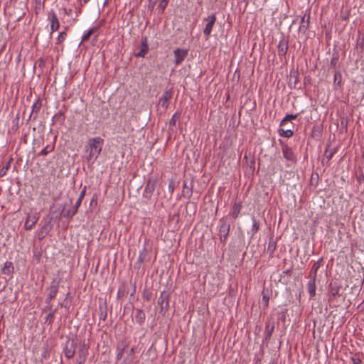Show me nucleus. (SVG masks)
<instances>
[{
    "label": "nucleus",
    "mask_w": 364,
    "mask_h": 364,
    "mask_svg": "<svg viewBox=\"0 0 364 364\" xmlns=\"http://www.w3.org/2000/svg\"><path fill=\"white\" fill-rule=\"evenodd\" d=\"M103 142V139L100 137L90 138L88 140L86 146V151L89 153L87 157L88 161L93 163L97 159L102 151Z\"/></svg>",
    "instance_id": "obj_1"
},
{
    "label": "nucleus",
    "mask_w": 364,
    "mask_h": 364,
    "mask_svg": "<svg viewBox=\"0 0 364 364\" xmlns=\"http://www.w3.org/2000/svg\"><path fill=\"white\" fill-rule=\"evenodd\" d=\"M204 21H206V24L203 29V34L205 37V39H208L216 21L215 15L210 14L208 16L207 18L204 19Z\"/></svg>",
    "instance_id": "obj_2"
},
{
    "label": "nucleus",
    "mask_w": 364,
    "mask_h": 364,
    "mask_svg": "<svg viewBox=\"0 0 364 364\" xmlns=\"http://www.w3.org/2000/svg\"><path fill=\"white\" fill-rule=\"evenodd\" d=\"M219 227L220 239L221 242H225L229 235L230 225L224 220H220Z\"/></svg>",
    "instance_id": "obj_3"
},
{
    "label": "nucleus",
    "mask_w": 364,
    "mask_h": 364,
    "mask_svg": "<svg viewBox=\"0 0 364 364\" xmlns=\"http://www.w3.org/2000/svg\"><path fill=\"white\" fill-rule=\"evenodd\" d=\"M59 282L53 279L49 288V293L46 299V303H50L57 295L58 291Z\"/></svg>",
    "instance_id": "obj_4"
},
{
    "label": "nucleus",
    "mask_w": 364,
    "mask_h": 364,
    "mask_svg": "<svg viewBox=\"0 0 364 364\" xmlns=\"http://www.w3.org/2000/svg\"><path fill=\"white\" fill-rule=\"evenodd\" d=\"M156 180L149 179L146 182L143 196L146 198H150L155 190Z\"/></svg>",
    "instance_id": "obj_5"
},
{
    "label": "nucleus",
    "mask_w": 364,
    "mask_h": 364,
    "mask_svg": "<svg viewBox=\"0 0 364 364\" xmlns=\"http://www.w3.org/2000/svg\"><path fill=\"white\" fill-rule=\"evenodd\" d=\"M283 156L289 161L294 163L296 161V156L291 148L285 145L282 146Z\"/></svg>",
    "instance_id": "obj_6"
},
{
    "label": "nucleus",
    "mask_w": 364,
    "mask_h": 364,
    "mask_svg": "<svg viewBox=\"0 0 364 364\" xmlns=\"http://www.w3.org/2000/svg\"><path fill=\"white\" fill-rule=\"evenodd\" d=\"M175 63L176 65L182 63L188 55V50L183 49L177 48L173 51Z\"/></svg>",
    "instance_id": "obj_7"
},
{
    "label": "nucleus",
    "mask_w": 364,
    "mask_h": 364,
    "mask_svg": "<svg viewBox=\"0 0 364 364\" xmlns=\"http://www.w3.org/2000/svg\"><path fill=\"white\" fill-rule=\"evenodd\" d=\"M38 219L39 217L37 213H35L33 215L28 216L24 224V228L26 230H31L32 228L36 224Z\"/></svg>",
    "instance_id": "obj_8"
},
{
    "label": "nucleus",
    "mask_w": 364,
    "mask_h": 364,
    "mask_svg": "<svg viewBox=\"0 0 364 364\" xmlns=\"http://www.w3.org/2000/svg\"><path fill=\"white\" fill-rule=\"evenodd\" d=\"M149 46L147 42V38L146 36L142 37L141 41V48L140 50L136 54V57L144 58L148 53Z\"/></svg>",
    "instance_id": "obj_9"
},
{
    "label": "nucleus",
    "mask_w": 364,
    "mask_h": 364,
    "mask_svg": "<svg viewBox=\"0 0 364 364\" xmlns=\"http://www.w3.org/2000/svg\"><path fill=\"white\" fill-rule=\"evenodd\" d=\"M172 94L171 92L169 90L165 91L162 96L159 99V105L163 107L164 109H166L168 105V101L171 98Z\"/></svg>",
    "instance_id": "obj_10"
},
{
    "label": "nucleus",
    "mask_w": 364,
    "mask_h": 364,
    "mask_svg": "<svg viewBox=\"0 0 364 364\" xmlns=\"http://www.w3.org/2000/svg\"><path fill=\"white\" fill-rule=\"evenodd\" d=\"M49 20L51 30L50 33H52L59 28L60 23L55 13H52V14L49 16Z\"/></svg>",
    "instance_id": "obj_11"
},
{
    "label": "nucleus",
    "mask_w": 364,
    "mask_h": 364,
    "mask_svg": "<svg viewBox=\"0 0 364 364\" xmlns=\"http://www.w3.org/2000/svg\"><path fill=\"white\" fill-rule=\"evenodd\" d=\"M86 190H87L86 186H84L79 195V197H78L77 201L75 202V204L74 206V210L71 213V216H73L77 212V210H78L79 207L80 206L81 203L85 196Z\"/></svg>",
    "instance_id": "obj_12"
},
{
    "label": "nucleus",
    "mask_w": 364,
    "mask_h": 364,
    "mask_svg": "<svg viewBox=\"0 0 364 364\" xmlns=\"http://www.w3.org/2000/svg\"><path fill=\"white\" fill-rule=\"evenodd\" d=\"M307 289L310 298H314L316 295V279L310 278L307 284Z\"/></svg>",
    "instance_id": "obj_13"
},
{
    "label": "nucleus",
    "mask_w": 364,
    "mask_h": 364,
    "mask_svg": "<svg viewBox=\"0 0 364 364\" xmlns=\"http://www.w3.org/2000/svg\"><path fill=\"white\" fill-rule=\"evenodd\" d=\"M65 355L70 359L73 357L75 353V344L72 342L70 345H67L64 349Z\"/></svg>",
    "instance_id": "obj_14"
},
{
    "label": "nucleus",
    "mask_w": 364,
    "mask_h": 364,
    "mask_svg": "<svg viewBox=\"0 0 364 364\" xmlns=\"http://www.w3.org/2000/svg\"><path fill=\"white\" fill-rule=\"evenodd\" d=\"M51 230V226L50 225V222H48L44 225H43L39 231L38 233V238L40 240L43 239L46 235L48 234V232Z\"/></svg>",
    "instance_id": "obj_15"
},
{
    "label": "nucleus",
    "mask_w": 364,
    "mask_h": 364,
    "mask_svg": "<svg viewBox=\"0 0 364 364\" xmlns=\"http://www.w3.org/2000/svg\"><path fill=\"white\" fill-rule=\"evenodd\" d=\"M14 272V265L11 262H6L2 269V273L4 274L11 276Z\"/></svg>",
    "instance_id": "obj_16"
},
{
    "label": "nucleus",
    "mask_w": 364,
    "mask_h": 364,
    "mask_svg": "<svg viewBox=\"0 0 364 364\" xmlns=\"http://www.w3.org/2000/svg\"><path fill=\"white\" fill-rule=\"evenodd\" d=\"M287 49H288L287 43L284 41H279V43L278 44V55H279V56H280V57L284 56L287 52Z\"/></svg>",
    "instance_id": "obj_17"
},
{
    "label": "nucleus",
    "mask_w": 364,
    "mask_h": 364,
    "mask_svg": "<svg viewBox=\"0 0 364 364\" xmlns=\"http://www.w3.org/2000/svg\"><path fill=\"white\" fill-rule=\"evenodd\" d=\"M87 353V348L86 347H82L78 354V360L77 362L79 364H83L86 360V356Z\"/></svg>",
    "instance_id": "obj_18"
},
{
    "label": "nucleus",
    "mask_w": 364,
    "mask_h": 364,
    "mask_svg": "<svg viewBox=\"0 0 364 364\" xmlns=\"http://www.w3.org/2000/svg\"><path fill=\"white\" fill-rule=\"evenodd\" d=\"M146 315L141 309H136L135 319L139 324H142L145 321Z\"/></svg>",
    "instance_id": "obj_19"
},
{
    "label": "nucleus",
    "mask_w": 364,
    "mask_h": 364,
    "mask_svg": "<svg viewBox=\"0 0 364 364\" xmlns=\"http://www.w3.org/2000/svg\"><path fill=\"white\" fill-rule=\"evenodd\" d=\"M321 259H320L317 262L314 263V265L312 266L311 270L310 272V275H309L310 278H314V279L316 278L317 271L321 266Z\"/></svg>",
    "instance_id": "obj_20"
},
{
    "label": "nucleus",
    "mask_w": 364,
    "mask_h": 364,
    "mask_svg": "<svg viewBox=\"0 0 364 364\" xmlns=\"http://www.w3.org/2000/svg\"><path fill=\"white\" fill-rule=\"evenodd\" d=\"M97 31H98L97 27H93V28H90L82 36V42L87 41L89 39V38L91 36V35L96 33Z\"/></svg>",
    "instance_id": "obj_21"
},
{
    "label": "nucleus",
    "mask_w": 364,
    "mask_h": 364,
    "mask_svg": "<svg viewBox=\"0 0 364 364\" xmlns=\"http://www.w3.org/2000/svg\"><path fill=\"white\" fill-rule=\"evenodd\" d=\"M241 210V205L240 203H235L232 207V211L231 213L233 218L236 219Z\"/></svg>",
    "instance_id": "obj_22"
},
{
    "label": "nucleus",
    "mask_w": 364,
    "mask_h": 364,
    "mask_svg": "<svg viewBox=\"0 0 364 364\" xmlns=\"http://www.w3.org/2000/svg\"><path fill=\"white\" fill-rule=\"evenodd\" d=\"M298 117V114H287L280 122V126H283L289 120L296 119Z\"/></svg>",
    "instance_id": "obj_23"
},
{
    "label": "nucleus",
    "mask_w": 364,
    "mask_h": 364,
    "mask_svg": "<svg viewBox=\"0 0 364 364\" xmlns=\"http://www.w3.org/2000/svg\"><path fill=\"white\" fill-rule=\"evenodd\" d=\"M252 219L253 223L250 232L252 235H254L259 230V224L254 217Z\"/></svg>",
    "instance_id": "obj_24"
},
{
    "label": "nucleus",
    "mask_w": 364,
    "mask_h": 364,
    "mask_svg": "<svg viewBox=\"0 0 364 364\" xmlns=\"http://www.w3.org/2000/svg\"><path fill=\"white\" fill-rule=\"evenodd\" d=\"M293 131L291 129L284 130L283 129H279V134L282 136L290 138L293 136Z\"/></svg>",
    "instance_id": "obj_25"
},
{
    "label": "nucleus",
    "mask_w": 364,
    "mask_h": 364,
    "mask_svg": "<svg viewBox=\"0 0 364 364\" xmlns=\"http://www.w3.org/2000/svg\"><path fill=\"white\" fill-rule=\"evenodd\" d=\"M342 81V75L340 72H336L334 74V84L341 86Z\"/></svg>",
    "instance_id": "obj_26"
},
{
    "label": "nucleus",
    "mask_w": 364,
    "mask_h": 364,
    "mask_svg": "<svg viewBox=\"0 0 364 364\" xmlns=\"http://www.w3.org/2000/svg\"><path fill=\"white\" fill-rule=\"evenodd\" d=\"M10 168V161H9L8 163H6V164H5L1 169H0V177H3L4 176L8 170Z\"/></svg>",
    "instance_id": "obj_27"
},
{
    "label": "nucleus",
    "mask_w": 364,
    "mask_h": 364,
    "mask_svg": "<svg viewBox=\"0 0 364 364\" xmlns=\"http://www.w3.org/2000/svg\"><path fill=\"white\" fill-rule=\"evenodd\" d=\"M168 0H161L159 4V12L163 13L167 6Z\"/></svg>",
    "instance_id": "obj_28"
},
{
    "label": "nucleus",
    "mask_w": 364,
    "mask_h": 364,
    "mask_svg": "<svg viewBox=\"0 0 364 364\" xmlns=\"http://www.w3.org/2000/svg\"><path fill=\"white\" fill-rule=\"evenodd\" d=\"M53 148L52 146L48 145L43 149H42V151H41L39 155L46 156L48 153L51 152L53 151Z\"/></svg>",
    "instance_id": "obj_29"
},
{
    "label": "nucleus",
    "mask_w": 364,
    "mask_h": 364,
    "mask_svg": "<svg viewBox=\"0 0 364 364\" xmlns=\"http://www.w3.org/2000/svg\"><path fill=\"white\" fill-rule=\"evenodd\" d=\"M67 34L65 32H60L58 36L57 42L58 43H61L66 38Z\"/></svg>",
    "instance_id": "obj_30"
},
{
    "label": "nucleus",
    "mask_w": 364,
    "mask_h": 364,
    "mask_svg": "<svg viewBox=\"0 0 364 364\" xmlns=\"http://www.w3.org/2000/svg\"><path fill=\"white\" fill-rule=\"evenodd\" d=\"M262 301L264 303V308H267L269 305V296L265 293L262 295Z\"/></svg>",
    "instance_id": "obj_31"
},
{
    "label": "nucleus",
    "mask_w": 364,
    "mask_h": 364,
    "mask_svg": "<svg viewBox=\"0 0 364 364\" xmlns=\"http://www.w3.org/2000/svg\"><path fill=\"white\" fill-rule=\"evenodd\" d=\"M339 289L338 287H331L330 289V294L331 296L335 297L338 294Z\"/></svg>",
    "instance_id": "obj_32"
},
{
    "label": "nucleus",
    "mask_w": 364,
    "mask_h": 364,
    "mask_svg": "<svg viewBox=\"0 0 364 364\" xmlns=\"http://www.w3.org/2000/svg\"><path fill=\"white\" fill-rule=\"evenodd\" d=\"M124 350V348H117L118 352L117 354V359L119 360L122 357Z\"/></svg>",
    "instance_id": "obj_33"
},
{
    "label": "nucleus",
    "mask_w": 364,
    "mask_h": 364,
    "mask_svg": "<svg viewBox=\"0 0 364 364\" xmlns=\"http://www.w3.org/2000/svg\"><path fill=\"white\" fill-rule=\"evenodd\" d=\"M351 360L353 364H361V360L358 357H352Z\"/></svg>",
    "instance_id": "obj_34"
},
{
    "label": "nucleus",
    "mask_w": 364,
    "mask_h": 364,
    "mask_svg": "<svg viewBox=\"0 0 364 364\" xmlns=\"http://www.w3.org/2000/svg\"><path fill=\"white\" fill-rule=\"evenodd\" d=\"M40 109V105L38 104V103H35L32 106V111L34 112V111H38V109Z\"/></svg>",
    "instance_id": "obj_35"
},
{
    "label": "nucleus",
    "mask_w": 364,
    "mask_h": 364,
    "mask_svg": "<svg viewBox=\"0 0 364 364\" xmlns=\"http://www.w3.org/2000/svg\"><path fill=\"white\" fill-rule=\"evenodd\" d=\"M175 117H176V114L173 115V117L170 121L171 124H173V125L175 124V123H176Z\"/></svg>",
    "instance_id": "obj_36"
},
{
    "label": "nucleus",
    "mask_w": 364,
    "mask_h": 364,
    "mask_svg": "<svg viewBox=\"0 0 364 364\" xmlns=\"http://www.w3.org/2000/svg\"><path fill=\"white\" fill-rule=\"evenodd\" d=\"M164 302L166 303V306H168V299H164V298H163V299H162V300H161V305H163V304H164Z\"/></svg>",
    "instance_id": "obj_37"
},
{
    "label": "nucleus",
    "mask_w": 364,
    "mask_h": 364,
    "mask_svg": "<svg viewBox=\"0 0 364 364\" xmlns=\"http://www.w3.org/2000/svg\"><path fill=\"white\" fill-rule=\"evenodd\" d=\"M83 4H87L90 0H80Z\"/></svg>",
    "instance_id": "obj_38"
},
{
    "label": "nucleus",
    "mask_w": 364,
    "mask_h": 364,
    "mask_svg": "<svg viewBox=\"0 0 364 364\" xmlns=\"http://www.w3.org/2000/svg\"><path fill=\"white\" fill-rule=\"evenodd\" d=\"M272 329L268 331V333H267V336H268L269 337H270V336H271V335H272Z\"/></svg>",
    "instance_id": "obj_39"
},
{
    "label": "nucleus",
    "mask_w": 364,
    "mask_h": 364,
    "mask_svg": "<svg viewBox=\"0 0 364 364\" xmlns=\"http://www.w3.org/2000/svg\"><path fill=\"white\" fill-rule=\"evenodd\" d=\"M53 316V314H50L48 316V318H52Z\"/></svg>",
    "instance_id": "obj_40"
}]
</instances>
